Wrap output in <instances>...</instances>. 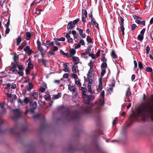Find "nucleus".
Wrapping results in <instances>:
<instances>
[{"instance_id":"f257e3e1","label":"nucleus","mask_w":153,"mask_h":153,"mask_svg":"<svg viewBox=\"0 0 153 153\" xmlns=\"http://www.w3.org/2000/svg\"><path fill=\"white\" fill-rule=\"evenodd\" d=\"M143 100L145 103L141 107L137 109V114L141 117L143 121H146L149 118L153 121V95L151 96L150 100L147 97L145 98Z\"/></svg>"},{"instance_id":"f03ea898","label":"nucleus","mask_w":153,"mask_h":153,"mask_svg":"<svg viewBox=\"0 0 153 153\" xmlns=\"http://www.w3.org/2000/svg\"><path fill=\"white\" fill-rule=\"evenodd\" d=\"M81 90L83 92L82 94L84 98V103L86 104H88L89 101L93 100L94 99V96L92 95H88L84 93L87 91V89L86 87H82Z\"/></svg>"},{"instance_id":"7ed1b4c3","label":"nucleus","mask_w":153,"mask_h":153,"mask_svg":"<svg viewBox=\"0 0 153 153\" xmlns=\"http://www.w3.org/2000/svg\"><path fill=\"white\" fill-rule=\"evenodd\" d=\"M66 113L67 117L69 120H77L79 118V113L76 111L71 112L67 110Z\"/></svg>"},{"instance_id":"20e7f679","label":"nucleus","mask_w":153,"mask_h":153,"mask_svg":"<svg viewBox=\"0 0 153 153\" xmlns=\"http://www.w3.org/2000/svg\"><path fill=\"white\" fill-rule=\"evenodd\" d=\"M13 119L18 118L21 117L22 112L19 109H16L13 110Z\"/></svg>"},{"instance_id":"39448f33","label":"nucleus","mask_w":153,"mask_h":153,"mask_svg":"<svg viewBox=\"0 0 153 153\" xmlns=\"http://www.w3.org/2000/svg\"><path fill=\"white\" fill-rule=\"evenodd\" d=\"M82 21L83 22H86V19L87 17V13L85 10H82Z\"/></svg>"},{"instance_id":"423d86ee","label":"nucleus","mask_w":153,"mask_h":153,"mask_svg":"<svg viewBox=\"0 0 153 153\" xmlns=\"http://www.w3.org/2000/svg\"><path fill=\"white\" fill-rule=\"evenodd\" d=\"M30 104V106L33 108V109H31L30 111L32 112H33L34 109L36 108L37 103L36 102H33L32 100H31Z\"/></svg>"},{"instance_id":"0eeeda50","label":"nucleus","mask_w":153,"mask_h":153,"mask_svg":"<svg viewBox=\"0 0 153 153\" xmlns=\"http://www.w3.org/2000/svg\"><path fill=\"white\" fill-rule=\"evenodd\" d=\"M54 44L53 42H50V40L47 41L45 43H43V45L47 47V49L49 47L53 46Z\"/></svg>"},{"instance_id":"6e6552de","label":"nucleus","mask_w":153,"mask_h":153,"mask_svg":"<svg viewBox=\"0 0 153 153\" xmlns=\"http://www.w3.org/2000/svg\"><path fill=\"white\" fill-rule=\"evenodd\" d=\"M104 101L102 99H100L97 103V105H98V108L99 110H100L101 109L100 107L104 105Z\"/></svg>"},{"instance_id":"1a4fd4ad","label":"nucleus","mask_w":153,"mask_h":153,"mask_svg":"<svg viewBox=\"0 0 153 153\" xmlns=\"http://www.w3.org/2000/svg\"><path fill=\"white\" fill-rule=\"evenodd\" d=\"M68 89L72 93H74L75 92L76 88L75 86L70 85H68Z\"/></svg>"},{"instance_id":"9d476101","label":"nucleus","mask_w":153,"mask_h":153,"mask_svg":"<svg viewBox=\"0 0 153 153\" xmlns=\"http://www.w3.org/2000/svg\"><path fill=\"white\" fill-rule=\"evenodd\" d=\"M75 25L72 23V21L70 22L68 24L67 28L68 29L72 30L74 27Z\"/></svg>"},{"instance_id":"9b49d317","label":"nucleus","mask_w":153,"mask_h":153,"mask_svg":"<svg viewBox=\"0 0 153 153\" xmlns=\"http://www.w3.org/2000/svg\"><path fill=\"white\" fill-rule=\"evenodd\" d=\"M83 110L85 113L88 114L90 113L91 108L86 106L85 108H83Z\"/></svg>"},{"instance_id":"f8f14e48","label":"nucleus","mask_w":153,"mask_h":153,"mask_svg":"<svg viewBox=\"0 0 153 153\" xmlns=\"http://www.w3.org/2000/svg\"><path fill=\"white\" fill-rule=\"evenodd\" d=\"M16 126H13V127L9 129V131L10 133L14 135L16 134Z\"/></svg>"},{"instance_id":"ddd939ff","label":"nucleus","mask_w":153,"mask_h":153,"mask_svg":"<svg viewBox=\"0 0 153 153\" xmlns=\"http://www.w3.org/2000/svg\"><path fill=\"white\" fill-rule=\"evenodd\" d=\"M37 49L38 51H39L42 56L43 57L44 55L45 54V53H44V49L41 46L37 47Z\"/></svg>"},{"instance_id":"4468645a","label":"nucleus","mask_w":153,"mask_h":153,"mask_svg":"<svg viewBox=\"0 0 153 153\" xmlns=\"http://www.w3.org/2000/svg\"><path fill=\"white\" fill-rule=\"evenodd\" d=\"M72 59L75 64H77L79 63V60L78 57L76 56H73Z\"/></svg>"},{"instance_id":"2eb2a0df","label":"nucleus","mask_w":153,"mask_h":153,"mask_svg":"<svg viewBox=\"0 0 153 153\" xmlns=\"http://www.w3.org/2000/svg\"><path fill=\"white\" fill-rule=\"evenodd\" d=\"M145 21H139V20H137V21H135V22L138 24V25H142L143 26H145Z\"/></svg>"},{"instance_id":"dca6fc26","label":"nucleus","mask_w":153,"mask_h":153,"mask_svg":"<svg viewBox=\"0 0 153 153\" xmlns=\"http://www.w3.org/2000/svg\"><path fill=\"white\" fill-rule=\"evenodd\" d=\"M62 96V94L61 93H59L58 94H57L53 95V97H52V99L53 100H56L58 99V98L61 97Z\"/></svg>"},{"instance_id":"f3484780","label":"nucleus","mask_w":153,"mask_h":153,"mask_svg":"<svg viewBox=\"0 0 153 153\" xmlns=\"http://www.w3.org/2000/svg\"><path fill=\"white\" fill-rule=\"evenodd\" d=\"M18 65V62H12L10 67L13 69H16V67H17Z\"/></svg>"},{"instance_id":"a211bd4d","label":"nucleus","mask_w":153,"mask_h":153,"mask_svg":"<svg viewBox=\"0 0 153 153\" xmlns=\"http://www.w3.org/2000/svg\"><path fill=\"white\" fill-rule=\"evenodd\" d=\"M91 84L90 83H88V85L87 86V88L88 89V91L91 93L93 94L94 92V91H92L91 89Z\"/></svg>"},{"instance_id":"6ab92c4d","label":"nucleus","mask_w":153,"mask_h":153,"mask_svg":"<svg viewBox=\"0 0 153 153\" xmlns=\"http://www.w3.org/2000/svg\"><path fill=\"white\" fill-rule=\"evenodd\" d=\"M33 88V85L31 83H29L28 85L27 86L26 89L27 91H30Z\"/></svg>"},{"instance_id":"aec40b11","label":"nucleus","mask_w":153,"mask_h":153,"mask_svg":"<svg viewBox=\"0 0 153 153\" xmlns=\"http://www.w3.org/2000/svg\"><path fill=\"white\" fill-rule=\"evenodd\" d=\"M26 37L25 39L27 40H29L31 36L30 33L28 32H27L26 33Z\"/></svg>"},{"instance_id":"412c9836","label":"nucleus","mask_w":153,"mask_h":153,"mask_svg":"<svg viewBox=\"0 0 153 153\" xmlns=\"http://www.w3.org/2000/svg\"><path fill=\"white\" fill-rule=\"evenodd\" d=\"M13 59L15 62H18V56L16 53L14 55Z\"/></svg>"},{"instance_id":"4be33fe9","label":"nucleus","mask_w":153,"mask_h":153,"mask_svg":"<svg viewBox=\"0 0 153 153\" xmlns=\"http://www.w3.org/2000/svg\"><path fill=\"white\" fill-rule=\"evenodd\" d=\"M131 92L129 88H128L126 92V96L127 97H128L129 96H131Z\"/></svg>"},{"instance_id":"5701e85b","label":"nucleus","mask_w":153,"mask_h":153,"mask_svg":"<svg viewBox=\"0 0 153 153\" xmlns=\"http://www.w3.org/2000/svg\"><path fill=\"white\" fill-rule=\"evenodd\" d=\"M38 93L37 92H33L32 96L33 97V98L34 99H36L38 98Z\"/></svg>"},{"instance_id":"b1692460","label":"nucleus","mask_w":153,"mask_h":153,"mask_svg":"<svg viewBox=\"0 0 153 153\" xmlns=\"http://www.w3.org/2000/svg\"><path fill=\"white\" fill-rule=\"evenodd\" d=\"M17 45H19L21 42L22 41V39L21 38V36H19L18 38L16 39Z\"/></svg>"},{"instance_id":"393cba45","label":"nucleus","mask_w":153,"mask_h":153,"mask_svg":"<svg viewBox=\"0 0 153 153\" xmlns=\"http://www.w3.org/2000/svg\"><path fill=\"white\" fill-rule=\"evenodd\" d=\"M102 82H100L99 84L98 87L97 89V91H99L102 90Z\"/></svg>"},{"instance_id":"a878e982","label":"nucleus","mask_w":153,"mask_h":153,"mask_svg":"<svg viewBox=\"0 0 153 153\" xmlns=\"http://www.w3.org/2000/svg\"><path fill=\"white\" fill-rule=\"evenodd\" d=\"M133 16L134 19L135 20V21H137V20H142V19L141 17L136 15H134Z\"/></svg>"},{"instance_id":"bb28decb","label":"nucleus","mask_w":153,"mask_h":153,"mask_svg":"<svg viewBox=\"0 0 153 153\" xmlns=\"http://www.w3.org/2000/svg\"><path fill=\"white\" fill-rule=\"evenodd\" d=\"M111 55L114 59H116L117 57V56L115 53L114 50H112L111 53Z\"/></svg>"},{"instance_id":"cd10ccee","label":"nucleus","mask_w":153,"mask_h":153,"mask_svg":"<svg viewBox=\"0 0 153 153\" xmlns=\"http://www.w3.org/2000/svg\"><path fill=\"white\" fill-rule=\"evenodd\" d=\"M30 100L29 98L28 97H26L24 100V102L25 104H27L28 102L30 103Z\"/></svg>"},{"instance_id":"c85d7f7f","label":"nucleus","mask_w":153,"mask_h":153,"mask_svg":"<svg viewBox=\"0 0 153 153\" xmlns=\"http://www.w3.org/2000/svg\"><path fill=\"white\" fill-rule=\"evenodd\" d=\"M72 33L74 37V39H77V35L75 30H73L72 31Z\"/></svg>"},{"instance_id":"c756f323","label":"nucleus","mask_w":153,"mask_h":153,"mask_svg":"<svg viewBox=\"0 0 153 153\" xmlns=\"http://www.w3.org/2000/svg\"><path fill=\"white\" fill-rule=\"evenodd\" d=\"M107 67V64L106 62H102L101 65V69L105 68Z\"/></svg>"},{"instance_id":"7c9ffc66","label":"nucleus","mask_w":153,"mask_h":153,"mask_svg":"<svg viewBox=\"0 0 153 153\" xmlns=\"http://www.w3.org/2000/svg\"><path fill=\"white\" fill-rule=\"evenodd\" d=\"M17 67L19 71H23L24 69V68L22 65H19L18 64Z\"/></svg>"},{"instance_id":"2f4dec72","label":"nucleus","mask_w":153,"mask_h":153,"mask_svg":"<svg viewBox=\"0 0 153 153\" xmlns=\"http://www.w3.org/2000/svg\"><path fill=\"white\" fill-rule=\"evenodd\" d=\"M143 39V36L141 34H139L137 37V39L140 41H142Z\"/></svg>"},{"instance_id":"473e14b6","label":"nucleus","mask_w":153,"mask_h":153,"mask_svg":"<svg viewBox=\"0 0 153 153\" xmlns=\"http://www.w3.org/2000/svg\"><path fill=\"white\" fill-rule=\"evenodd\" d=\"M101 75L102 76H103L106 72V70L105 68L101 69Z\"/></svg>"},{"instance_id":"72a5a7b5","label":"nucleus","mask_w":153,"mask_h":153,"mask_svg":"<svg viewBox=\"0 0 153 153\" xmlns=\"http://www.w3.org/2000/svg\"><path fill=\"white\" fill-rule=\"evenodd\" d=\"M77 68L78 66L77 65H76V66L74 65L72 66V71L74 73H76V68Z\"/></svg>"},{"instance_id":"f704fd0d","label":"nucleus","mask_w":153,"mask_h":153,"mask_svg":"<svg viewBox=\"0 0 153 153\" xmlns=\"http://www.w3.org/2000/svg\"><path fill=\"white\" fill-rule=\"evenodd\" d=\"M105 56L104 54H103L101 57V60L103 62H106L107 61L105 57Z\"/></svg>"},{"instance_id":"c9c22d12","label":"nucleus","mask_w":153,"mask_h":153,"mask_svg":"<svg viewBox=\"0 0 153 153\" xmlns=\"http://www.w3.org/2000/svg\"><path fill=\"white\" fill-rule=\"evenodd\" d=\"M44 98L46 100H49L51 98V96L49 94H47L44 96Z\"/></svg>"},{"instance_id":"e433bc0d","label":"nucleus","mask_w":153,"mask_h":153,"mask_svg":"<svg viewBox=\"0 0 153 153\" xmlns=\"http://www.w3.org/2000/svg\"><path fill=\"white\" fill-rule=\"evenodd\" d=\"M86 40L89 43H91L92 42L91 39L89 36H87Z\"/></svg>"},{"instance_id":"4c0bfd02","label":"nucleus","mask_w":153,"mask_h":153,"mask_svg":"<svg viewBox=\"0 0 153 153\" xmlns=\"http://www.w3.org/2000/svg\"><path fill=\"white\" fill-rule=\"evenodd\" d=\"M94 63L92 62V61L91 60L90 61V62L88 64V65L90 66V69L91 70H92L91 69H92L93 67Z\"/></svg>"},{"instance_id":"58836bf2","label":"nucleus","mask_w":153,"mask_h":153,"mask_svg":"<svg viewBox=\"0 0 153 153\" xmlns=\"http://www.w3.org/2000/svg\"><path fill=\"white\" fill-rule=\"evenodd\" d=\"M91 20V22H89V24H91L92 25H94L97 22L94 18L92 19Z\"/></svg>"},{"instance_id":"ea45409f","label":"nucleus","mask_w":153,"mask_h":153,"mask_svg":"<svg viewBox=\"0 0 153 153\" xmlns=\"http://www.w3.org/2000/svg\"><path fill=\"white\" fill-rule=\"evenodd\" d=\"M138 67L140 69L142 70L143 69V66L142 62H138Z\"/></svg>"},{"instance_id":"a19ab883","label":"nucleus","mask_w":153,"mask_h":153,"mask_svg":"<svg viewBox=\"0 0 153 153\" xmlns=\"http://www.w3.org/2000/svg\"><path fill=\"white\" fill-rule=\"evenodd\" d=\"M27 68H30V69H32L33 68V65L32 63H28L27 65Z\"/></svg>"},{"instance_id":"79ce46f5","label":"nucleus","mask_w":153,"mask_h":153,"mask_svg":"<svg viewBox=\"0 0 153 153\" xmlns=\"http://www.w3.org/2000/svg\"><path fill=\"white\" fill-rule=\"evenodd\" d=\"M71 76L76 79H77L78 76L76 74L72 73L71 74Z\"/></svg>"},{"instance_id":"37998d69","label":"nucleus","mask_w":153,"mask_h":153,"mask_svg":"<svg viewBox=\"0 0 153 153\" xmlns=\"http://www.w3.org/2000/svg\"><path fill=\"white\" fill-rule=\"evenodd\" d=\"M56 40H58V41H61L62 42H64L65 41V38L63 37H61L59 38H56Z\"/></svg>"},{"instance_id":"c03bdc74","label":"nucleus","mask_w":153,"mask_h":153,"mask_svg":"<svg viewBox=\"0 0 153 153\" xmlns=\"http://www.w3.org/2000/svg\"><path fill=\"white\" fill-rule=\"evenodd\" d=\"M17 74H18L20 76H23L24 75V73L23 71H19L17 72Z\"/></svg>"},{"instance_id":"a18cd8bd","label":"nucleus","mask_w":153,"mask_h":153,"mask_svg":"<svg viewBox=\"0 0 153 153\" xmlns=\"http://www.w3.org/2000/svg\"><path fill=\"white\" fill-rule=\"evenodd\" d=\"M86 80L88 82V83H90L91 84V83L92 82V80L89 77H87L86 79Z\"/></svg>"},{"instance_id":"49530a36","label":"nucleus","mask_w":153,"mask_h":153,"mask_svg":"<svg viewBox=\"0 0 153 153\" xmlns=\"http://www.w3.org/2000/svg\"><path fill=\"white\" fill-rule=\"evenodd\" d=\"M26 44L25 42H23L22 44V46L19 47V48L20 50L22 49L24 46H25Z\"/></svg>"},{"instance_id":"de8ad7c7","label":"nucleus","mask_w":153,"mask_h":153,"mask_svg":"<svg viewBox=\"0 0 153 153\" xmlns=\"http://www.w3.org/2000/svg\"><path fill=\"white\" fill-rule=\"evenodd\" d=\"M137 27V25L135 24H133L131 25V30H134L135 28Z\"/></svg>"},{"instance_id":"09e8293b","label":"nucleus","mask_w":153,"mask_h":153,"mask_svg":"<svg viewBox=\"0 0 153 153\" xmlns=\"http://www.w3.org/2000/svg\"><path fill=\"white\" fill-rule=\"evenodd\" d=\"M79 21V18H77L76 19L73 21L72 23L74 24V25H76L78 22Z\"/></svg>"},{"instance_id":"8fccbe9b","label":"nucleus","mask_w":153,"mask_h":153,"mask_svg":"<svg viewBox=\"0 0 153 153\" xmlns=\"http://www.w3.org/2000/svg\"><path fill=\"white\" fill-rule=\"evenodd\" d=\"M70 53L72 55H74L76 53V51L74 49H72L70 51Z\"/></svg>"},{"instance_id":"3c124183","label":"nucleus","mask_w":153,"mask_h":153,"mask_svg":"<svg viewBox=\"0 0 153 153\" xmlns=\"http://www.w3.org/2000/svg\"><path fill=\"white\" fill-rule=\"evenodd\" d=\"M121 21V23L120 24V26L123 25L124 23V19L122 18L121 17L120 18Z\"/></svg>"},{"instance_id":"603ef678","label":"nucleus","mask_w":153,"mask_h":153,"mask_svg":"<svg viewBox=\"0 0 153 153\" xmlns=\"http://www.w3.org/2000/svg\"><path fill=\"white\" fill-rule=\"evenodd\" d=\"M10 29H9V27H6V29L5 31V36H6V35L8 34L9 33V32L10 31Z\"/></svg>"},{"instance_id":"864d4df0","label":"nucleus","mask_w":153,"mask_h":153,"mask_svg":"<svg viewBox=\"0 0 153 153\" xmlns=\"http://www.w3.org/2000/svg\"><path fill=\"white\" fill-rule=\"evenodd\" d=\"M31 69L29 68H26L25 69V72L26 74H29L31 71Z\"/></svg>"},{"instance_id":"5fc2aeb1","label":"nucleus","mask_w":153,"mask_h":153,"mask_svg":"<svg viewBox=\"0 0 153 153\" xmlns=\"http://www.w3.org/2000/svg\"><path fill=\"white\" fill-rule=\"evenodd\" d=\"M63 71L65 72H69L70 71V69L69 68H64Z\"/></svg>"},{"instance_id":"6e6d98bb","label":"nucleus","mask_w":153,"mask_h":153,"mask_svg":"<svg viewBox=\"0 0 153 153\" xmlns=\"http://www.w3.org/2000/svg\"><path fill=\"white\" fill-rule=\"evenodd\" d=\"M146 71L147 72H152V69L150 67H147L146 68Z\"/></svg>"},{"instance_id":"4d7b16f0","label":"nucleus","mask_w":153,"mask_h":153,"mask_svg":"<svg viewBox=\"0 0 153 153\" xmlns=\"http://www.w3.org/2000/svg\"><path fill=\"white\" fill-rule=\"evenodd\" d=\"M30 49V47L28 46H27L24 49V51H28Z\"/></svg>"},{"instance_id":"13d9d810","label":"nucleus","mask_w":153,"mask_h":153,"mask_svg":"<svg viewBox=\"0 0 153 153\" xmlns=\"http://www.w3.org/2000/svg\"><path fill=\"white\" fill-rule=\"evenodd\" d=\"M48 55H51V56H54L55 55V53L53 52V51H49L48 53Z\"/></svg>"},{"instance_id":"bf43d9fd","label":"nucleus","mask_w":153,"mask_h":153,"mask_svg":"<svg viewBox=\"0 0 153 153\" xmlns=\"http://www.w3.org/2000/svg\"><path fill=\"white\" fill-rule=\"evenodd\" d=\"M68 42L69 43H71V44H73V39L72 38H70L68 39Z\"/></svg>"},{"instance_id":"052dcab7","label":"nucleus","mask_w":153,"mask_h":153,"mask_svg":"<svg viewBox=\"0 0 153 153\" xmlns=\"http://www.w3.org/2000/svg\"><path fill=\"white\" fill-rule=\"evenodd\" d=\"M79 43L82 45H85L84 40L83 39H80L79 40Z\"/></svg>"},{"instance_id":"680f3d73","label":"nucleus","mask_w":153,"mask_h":153,"mask_svg":"<svg viewBox=\"0 0 153 153\" xmlns=\"http://www.w3.org/2000/svg\"><path fill=\"white\" fill-rule=\"evenodd\" d=\"M146 31V28H143L142 29V30L140 31V34L144 35V33Z\"/></svg>"},{"instance_id":"e2e57ef3","label":"nucleus","mask_w":153,"mask_h":153,"mask_svg":"<svg viewBox=\"0 0 153 153\" xmlns=\"http://www.w3.org/2000/svg\"><path fill=\"white\" fill-rule=\"evenodd\" d=\"M89 56H91V58L93 59L95 58V55L94 54L89 53Z\"/></svg>"},{"instance_id":"0e129e2a","label":"nucleus","mask_w":153,"mask_h":153,"mask_svg":"<svg viewBox=\"0 0 153 153\" xmlns=\"http://www.w3.org/2000/svg\"><path fill=\"white\" fill-rule=\"evenodd\" d=\"M134 69H135L137 68V63L136 60H134Z\"/></svg>"},{"instance_id":"69168bd1","label":"nucleus","mask_w":153,"mask_h":153,"mask_svg":"<svg viewBox=\"0 0 153 153\" xmlns=\"http://www.w3.org/2000/svg\"><path fill=\"white\" fill-rule=\"evenodd\" d=\"M149 131L153 133V126H151L149 129Z\"/></svg>"},{"instance_id":"338daca9","label":"nucleus","mask_w":153,"mask_h":153,"mask_svg":"<svg viewBox=\"0 0 153 153\" xmlns=\"http://www.w3.org/2000/svg\"><path fill=\"white\" fill-rule=\"evenodd\" d=\"M75 83L79 87L81 85L80 82L78 80H76L75 81Z\"/></svg>"},{"instance_id":"774afa93","label":"nucleus","mask_w":153,"mask_h":153,"mask_svg":"<svg viewBox=\"0 0 153 153\" xmlns=\"http://www.w3.org/2000/svg\"><path fill=\"white\" fill-rule=\"evenodd\" d=\"M58 48L56 46H53L52 49L53 51H56L58 50Z\"/></svg>"}]
</instances>
